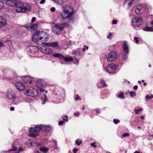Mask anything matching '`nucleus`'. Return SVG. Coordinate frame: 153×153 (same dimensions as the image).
Wrapping results in <instances>:
<instances>
[{
	"label": "nucleus",
	"mask_w": 153,
	"mask_h": 153,
	"mask_svg": "<svg viewBox=\"0 0 153 153\" xmlns=\"http://www.w3.org/2000/svg\"><path fill=\"white\" fill-rule=\"evenodd\" d=\"M49 37V34L47 33L42 31H36L34 33L32 39L35 42L38 41H48Z\"/></svg>",
	"instance_id": "f257e3e1"
},
{
	"label": "nucleus",
	"mask_w": 153,
	"mask_h": 153,
	"mask_svg": "<svg viewBox=\"0 0 153 153\" xmlns=\"http://www.w3.org/2000/svg\"><path fill=\"white\" fill-rule=\"evenodd\" d=\"M17 4L16 9L17 12L25 13L27 11L30 10L31 6L29 4H27L26 5L24 6V3L21 1H18Z\"/></svg>",
	"instance_id": "f03ea898"
},
{
	"label": "nucleus",
	"mask_w": 153,
	"mask_h": 153,
	"mask_svg": "<svg viewBox=\"0 0 153 153\" xmlns=\"http://www.w3.org/2000/svg\"><path fill=\"white\" fill-rule=\"evenodd\" d=\"M44 82L43 81L40 79H38L36 82V85L37 87L39 88L40 91L43 94V97H42V103L44 104L45 102L48 100L46 99V94L47 91L42 89V87L44 86Z\"/></svg>",
	"instance_id": "7ed1b4c3"
},
{
	"label": "nucleus",
	"mask_w": 153,
	"mask_h": 153,
	"mask_svg": "<svg viewBox=\"0 0 153 153\" xmlns=\"http://www.w3.org/2000/svg\"><path fill=\"white\" fill-rule=\"evenodd\" d=\"M131 22L132 27L137 29L143 24L142 18L140 16L134 17L132 19Z\"/></svg>",
	"instance_id": "20e7f679"
},
{
	"label": "nucleus",
	"mask_w": 153,
	"mask_h": 153,
	"mask_svg": "<svg viewBox=\"0 0 153 153\" xmlns=\"http://www.w3.org/2000/svg\"><path fill=\"white\" fill-rule=\"evenodd\" d=\"M39 125H36L35 127H31L29 128V135L31 137H36L39 135L41 130Z\"/></svg>",
	"instance_id": "39448f33"
},
{
	"label": "nucleus",
	"mask_w": 153,
	"mask_h": 153,
	"mask_svg": "<svg viewBox=\"0 0 153 153\" xmlns=\"http://www.w3.org/2000/svg\"><path fill=\"white\" fill-rule=\"evenodd\" d=\"M26 94L28 96L35 97L38 95L39 92L38 90L33 87L29 86L26 90Z\"/></svg>",
	"instance_id": "423d86ee"
},
{
	"label": "nucleus",
	"mask_w": 153,
	"mask_h": 153,
	"mask_svg": "<svg viewBox=\"0 0 153 153\" xmlns=\"http://www.w3.org/2000/svg\"><path fill=\"white\" fill-rule=\"evenodd\" d=\"M69 8L70 9L69 10H63V12L61 15L62 18H70L71 17L73 13L74 9L71 7H70Z\"/></svg>",
	"instance_id": "0eeeda50"
},
{
	"label": "nucleus",
	"mask_w": 153,
	"mask_h": 153,
	"mask_svg": "<svg viewBox=\"0 0 153 153\" xmlns=\"http://www.w3.org/2000/svg\"><path fill=\"white\" fill-rule=\"evenodd\" d=\"M64 26V25L61 24H56L54 27L52 28V31L55 34H59L61 33L62 30H63Z\"/></svg>",
	"instance_id": "6e6552de"
},
{
	"label": "nucleus",
	"mask_w": 153,
	"mask_h": 153,
	"mask_svg": "<svg viewBox=\"0 0 153 153\" xmlns=\"http://www.w3.org/2000/svg\"><path fill=\"white\" fill-rule=\"evenodd\" d=\"M38 48L42 53L44 54H50L53 53L52 50L47 45H41Z\"/></svg>",
	"instance_id": "1a4fd4ad"
},
{
	"label": "nucleus",
	"mask_w": 153,
	"mask_h": 153,
	"mask_svg": "<svg viewBox=\"0 0 153 153\" xmlns=\"http://www.w3.org/2000/svg\"><path fill=\"white\" fill-rule=\"evenodd\" d=\"M118 67V65L117 64L111 63L109 64L106 67V70L109 73L114 72Z\"/></svg>",
	"instance_id": "9d476101"
},
{
	"label": "nucleus",
	"mask_w": 153,
	"mask_h": 153,
	"mask_svg": "<svg viewBox=\"0 0 153 153\" xmlns=\"http://www.w3.org/2000/svg\"><path fill=\"white\" fill-rule=\"evenodd\" d=\"M22 79L24 82L29 84H33L35 82L33 79L28 76H23L22 77Z\"/></svg>",
	"instance_id": "9b49d317"
},
{
	"label": "nucleus",
	"mask_w": 153,
	"mask_h": 153,
	"mask_svg": "<svg viewBox=\"0 0 153 153\" xmlns=\"http://www.w3.org/2000/svg\"><path fill=\"white\" fill-rule=\"evenodd\" d=\"M117 56V55L115 52H111L108 54V56L107 59V61L110 62L115 60Z\"/></svg>",
	"instance_id": "f8f14e48"
},
{
	"label": "nucleus",
	"mask_w": 153,
	"mask_h": 153,
	"mask_svg": "<svg viewBox=\"0 0 153 153\" xmlns=\"http://www.w3.org/2000/svg\"><path fill=\"white\" fill-rule=\"evenodd\" d=\"M147 26H151V27L146 26L144 27L143 30L146 31H153V20L148 21L146 23Z\"/></svg>",
	"instance_id": "ddd939ff"
},
{
	"label": "nucleus",
	"mask_w": 153,
	"mask_h": 153,
	"mask_svg": "<svg viewBox=\"0 0 153 153\" xmlns=\"http://www.w3.org/2000/svg\"><path fill=\"white\" fill-rule=\"evenodd\" d=\"M123 48L124 52L126 54H128L129 48L128 43L127 42H123Z\"/></svg>",
	"instance_id": "4468645a"
},
{
	"label": "nucleus",
	"mask_w": 153,
	"mask_h": 153,
	"mask_svg": "<svg viewBox=\"0 0 153 153\" xmlns=\"http://www.w3.org/2000/svg\"><path fill=\"white\" fill-rule=\"evenodd\" d=\"M40 127L41 128V130L45 131H50L52 129V127L49 125H44L41 124L39 125Z\"/></svg>",
	"instance_id": "2eb2a0df"
},
{
	"label": "nucleus",
	"mask_w": 153,
	"mask_h": 153,
	"mask_svg": "<svg viewBox=\"0 0 153 153\" xmlns=\"http://www.w3.org/2000/svg\"><path fill=\"white\" fill-rule=\"evenodd\" d=\"M15 85L17 89L20 91H23L25 88V86L22 83L17 82L15 84Z\"/></svg>",
	"instance_id": "dca6fc26"
},
{
	"label": "nucleus",
	"mask_w": 153,
	"mask_h": 153,
	"mask_svg": "<svg viewBox=\"0 0 153 153\" xmlns=\"http://www.w3.org/2000/svg\"><path fill=\"white\" fill-rule=\"evenodd\" d=\"M7 24L6 19L2 16H0V28L4 27Z\"/></svg>",
	"instance_id": "f3484780"
},
{
	"label": "nucleus",
	"mask_w": 153,
	"mask_h": 153,
	"mask_svg": "<svg viewBox=\"0 0 153 153\" xmlns=\"http://www.w3.org/2000/svg\"><path fill=\"white\" fill-rule=\"evenodd\" d=\"M38 25L37 24H31L30 26L25 25L24 26V27L26 29L30 30H34L36 29Z\"/></svg>",
	"instance_id": "a211bd4d"
},
{
	"label": "nucleus",
	"mask_w": 153,
	"mask_h": 153,
	"mask_svg": "<svg viewBox=\"0 0 153 153\" xmlns=\"http://www.w3.org/2000/svg\"><path fill=\"white\" fill-rule=\"evenodd\" d=\"M97 87L99 88L101 87H107L108 86L107 84L103 80H100V82L97 83Z\"/></svg>",
	"instance_id": "6ab92c4d"
},
{
	"label": "nucleus",
	"mask_w": 153,
	"mask_h": 153,
	"mask_svg": "<svg viewBox=\"0 0 153 153\" xmlns=\"http://www.w3.org/2000/svg\"><path fill=\"white\" fill-rule=\"evenodd\" d=\"M27 50L30 53H33L36 52L38 51L37 48L34 46H30L28 47Z\"/></svg>",
	"instance_id": "aec40b11"
},
{
	"label": "nucleus",
	"mask_w": 153,
	"mask_h": 153,
	"mask_svg": "<svg viewBox=\"0 0 153 153\" xmlns=\"http://www.w3.org/2000/svg\"><path fill=\"white\" fill-rule=\"evenodd\" d=\"M143 8L142 6L140 5L137 6L136 7L135 10V13L137 15H140V13L142 12L141 10Z\"/></svg>",
	"instance_id": "412c9836"
},
{
	"label": "nucleus",
	"mask_w": 153,
	"mask_h": 153,
	"mask_svg": "<svg viewBox=\"0 0 153 153\" xmlns=\"http://www.w3.org/2000/svg\"><path fill=\"white\" fill-rule=\"evenodd\" d=\"M47 44L48 46H51L53 48L57 47L59 45L58 42H49Z\"/></svg>",
	"instance_id": "4be33fe9"
},
{
	"label": "nucleus",
	"mask_w": 153,
	"mask_h": 153,
	"mask_svg": "<svg viewBox=\"0 0 153 153\" xmlns=\"http://www.w3.org/2000/svg\"><path fill=\"white\" fill-rule=\"evenodd\" d=\"M52 56L53 57H55V58H58L59 59H62L63 58H64V56L61 54L58 53H53Z\"/></svg>",
	"instance_id": "5701e85b"
},
{
	"label": "nucleus",
	"mask_w": 153,
	"mask_h": 153,
	"mask_svg": "<svg viewBox=\"0 0 153 153\" xmlns=\"http://www.w3.org/2000/svg\"><path fill=\"white\" fill-rule=\"evenodd\" d=\"M17 148L16 147L13 145V146L11 148V150L12 151H16V153H19L20 152L22 151L23 150V149L21 147H19V148L17 151L16 150Z\"/></svg>",
	"instance_id": "b1692460"
},
{
	"label": "nucleus",
	"mask_w": 153,
	"mask_h": 153,
	"mask_svg": "<svg viewBox=\"0 0 153 153\" xmlns=\"http://www.w3.org/2000/svg\"><path fill=\"white\" fill-rule=\"evenodd\" d=\"M134 0H126L125 3L129 7H130L134 3Z\"/></svg>",
	"instance_id": "393cba45"
},
{
	"label": "nucleus",
	"mask_w": 153,
	"mask_h": 153,
	"mask_svg": "<svg viewBox=\"0 0 153 153\" xmlns=\"http://www.w3.org/2000/svg\"><path fill=\"white\" fill-rule=\"evenodd\" d=\"M16 99L15 98V95L14 94L11 95L10 96V101L12 102L13 104H16L17 102H16Z\"/></svg>",
	"instance_id": "a878e982"
},
{
	"label": "nucleus",
	"mask_w": 153,
	"mask_h": 153,
	"mask_svg": "<svg viewBox=\"0 0 153 153\" xmlns=\"http://www.w3.org/2000/svg\"><path fill=\"white\" fill-rule=\"evenodd\" d=\"M63 59L66 62H69L73 60V59L72 58L70 57H65L64 56V58Z\"/></svg>",
	"instance_id": "bb28decb"
},
{
	"label": "nucleus",
	"mask_w": 153,
	"mask_h": 153,
	"mask_svg": "<svg viewBox=\"0 0 153 153\" xmlns=\"http://www.w3.org/2000/svg\"><path fill=\"white\" fill-rule=\"evenodd\" d=\"M49 149L48 148L46 147L45 146H42L41 147L39 150L45 153L47 152L49 150Z\"/></svg>",
	"instance_id": "cd10ccee"
},
{
	"label": "nucleus",
	"mask_w": 153,
	"mask_h": 153,
	"mask_svg": "<svg viewBox=\"0 0 153 153\" xmlns=\"http://www.w3.org/2000/svg\"><path fill=\"white\" fill-rule=\"evenodd\" d=\"M80 49H79L76 51L73 52V55L76 54L77 56H79L80 54Z\"/></svg>",
	"instance_id": "c85d7f7f"
},
{
	"label": "nucleus",
	"mask_w": 153,
	"mask_h": 153,
	"mask_svg": "<svg viewBox=\"0 0 153 153\" xmlns=\"http://www.w3.org/2000/svg\"><path fill=\"white\" fill-rule=\"evenodd\" d=\"M128 54L123 53L121 55V57L123 59L126 60L127 58Z\"/></svg>",
	"instance_id": "c756f323"
},
{
	"label": "nucleus",
	"mask_w": 153,
	"mask_h": 153,
	"mask_svg": "<svg viewBox=\"0 0 153 153\" xmlns=\"http://www.w3.org/2000/svg\"><path fill=\"white\" fill-rule=\"evenodd\" d=\"M118 97L119 98L123 99L124 98V93L123 92H121L118 95Z\"/></svg>",
	"instance_id": "7c9ffc66"
},
{
	"label": "nucleus",
	"mask_w": 153,
	"mask_h": 153,
	"mask_svg": "<svg viewBox=\"0 0 153 153\" xmlns=\"http://www.w3.org/2000/svg\"><path fill=\"white\" fill-rule=\"evenodd\" d=\"M56 3L59 5H62L63 4L64 2L63 0H56Z\"/></svg>",
	"instance_id": "2f4dec72"
},
{
	"label": "nucleus",
	"mask_w": 153,
	"mask_h": 153,
	"mask_svg": "<svg viewBox=\"0 0 153 153\" xmlns=\"http://www.w3.org/2000/svg\"><path fill=\"white\" fill-rule=\"evenodd\" d=\"M25 144L29 146H32L33 145V143L32 142L28 141L26 142Z\"/></svg>",
	"instance_id": "473e14b6"
},
{
	"label": "nucleus",
	"mask_w": 153,
	"mask_h": 153,
	"mask_svg": "<svg viewBox=\"0 0 153 153\" xmlns=\"http://www.w3.org/2000/svg\"><path fill=\"white\" fill-rule=\"evenodd\" d=\"M130 96L131 97H134V96L136 95V94L134 91H131L129 93Z\"/></svg>",
	"instance_id": "72a5a7b5"
},
{
	"label": "nucleus",
	"mask_w": 153,
	"mask_h": 153,
	"mask_svg": "<svg viewBox=\"0 0 153 153\" xmlns=\"http://www.w3.org/2000/svg\"><path fill=\"white\" fill-rule=\"evenodd\" d=\"M130 134L128 133H124L122 135V136L123 137H126L129 136H130Z\"/></svg>",
	"instance_id": "f704fd0d"
},
{
	"label": "nucleus",
	"mask_w": 153,
	"mask_h": 153,
	"mask_svg": "<svg viewBox=\"0 0 153 153\" xmlns=\"http://www.w3.org/2000/svg\"><path fill=\"white\" fill-rule=\"evenodd\" d=\"M112 33H109V35L107 36V38L108 39H112Z\"/></svg>",
	"instance_id": "c9c22d12"
},
{
	"label": "nucleus",
	"mask_w": 153,
	"mask_h": 153,
	"mask_svg": "<svg viewBox=\"0 0 153 153\" xmlns=\"http://www.w3.org/2000/svg\"><path fill=\"white\" fill-rule=\"evenodd\" d=\"M75 143L78 145H79L82 143V141L81 140L79 141V139H77Z\"/></svg>",
	"instance_id": "e433bc0d"
},
{
	"label": "nucleus",
	"mask_w": 153,
	"mask_h": 153,
	"mask_svg": "<svg viewBox=\"0 0 153 153\" xmlns=\"http://www.w3.org/2000/svg\"><path fill=\"white\" fill-rule=\"evenodd\" d=\"M4 7V3L0 0V10L2 9Z\"/></svg>",
	"instance_id": "4c0bfd02"
},
{
	"label": "nucleus",
	"mask_w": 153,
	"mask_h": 153,
	"mask_svg": "<svg viewBox=\"0 0 153 153\" xmlns=\"http://www.w3.org/2000/svg\"><path fill=\"white\" fill-rule=\"evenodd\" d=\"M113 121L115 124H117L118 122H120V120L118 119H114Z\"/></svg>",
	"instance_id": "58836bf2"
},
{
	"label": "nucleus",
	"mask_w": 153,
	"mask_h": 153,
	"mask_svg": "<svg viewBox=\"0 0 153 153\" xmlns=\"http://www.w3.org/2000/svg\"><path fill=\"white\" fill-rule=\"evenodd\" d=\"M68 117L67 116H65V118H63V120L64 121H66V122H68Z\"/></svg>",
	"instance_id": "ea45409f"
},
{
	"label": "nucleus",
	"mask_w": 153,
	"mask_h": 153,
	"mask_svg": "<svg viewBox=\"0 0 153 153\" xmlns=\"http://www.w3.org/2000/svg\"><path fill=\"white\" fill-rule=\"evenodd\" d=\"M134 40L135 41L136 43H138L139 42L138 39L137 37H134Z\"/></svg>",
	"instance_id": "a19ab883"
},
{
	"label": "nucleus",
	"mask_w": 153,
	"mask_h": 153,
	"mask_svg": "<svg viewBox=\"0 0 153 153\" xmlns=\"http://www.w3.org/2000/svg\"><path fill=\"white\" fill-rule=\"evenodd\" d=\"M10 152V149H8L7 150L5 151L3 150L0 153H9Z\"/></svg>",
	"instance_id": "79ce46f5"
},
{
	"label": "nucleus",
	"mask_w": 153,
	"mask_h": 153,
	"mask_svg": "<svg viewBox=\"0 0 153 153\" xmlns=\"http://www.w3.org/2000/svg\"><path fill=\"white\" fill-rule=\"evenodd\" d=\"M81 99L80 97L78 95H76V100H80Z\"/></svg>",
	"instance_id": "37998d69"
},
{
	"label": "nucleus",
	"mask_w": 153,
	"mask_h": 153,
	"mask_svg": "<svg viewBox=\"0 0 153 153\" xmlns=\"http://www.w3.org/2000/svg\"><path fill=\"white\" fill-rule=\"evenodd\" d=\"M117 20H113L112 21V23L113 24H116L117 23Z\"/></svg>",
	"instance_id": "c03bdc74"
},
{
	"label": "nucleus",
	"mask_w": 153,
	"mask_h": 153,
	"mask_svg": "<svg viewBox=\"0 0 153 153\" xmlns=\"http://www.w3.org/2000/svg\"><path fill=\"white\" fill-rule=\"evenodd\" d=\"M95 143H96L94 142L93 143H91V145L92 146L94 147H97V145L95 144Z\"/></svg>",
	"instance_id": "a18cd8bd"
},
{
	"label": "nucleus",
	"mask_w": 153,
	"mask_h": 153,
	"mask_svg": "<svg viewBox=\"0 0 153 153\" xmlns=\"http://www.w3.org/2000/svg\"><path fill=\"white\" fill-rule=\"evenodd\" d=\"M78 150V149L76 148H74L73 150V151L74 152V153H76V151H77Z\"/></svg>",
	"instance_id": "49530a36"
},
{
	"label": "nucleus",
	"mask_w": 153,
	"mask_h": 153,
	"mask_svg": "<svg viewBox=\"0 0 153 153\" xmlns=\"http://www.w3.org/2000/svg\"><path fill=\"white\" fill-rule=\"evenodd\" d=\"M55 8L54 7H52L51 9H50V10L51 11V12H54L55 11Z\"/></svg>",
	"instance_id": "de8ad7c7"
},
{
	"label": "nucleus",
	"mask_w": 153,
	"mask_h": 153,
	"mask_svg": "<svg viewBox=\"0 0 153 153\" xmlns=\"http://www.w3.org/2000/svg\"><path fill=\"white\" fill-rule=\"evenodd\" d=\"M3 45L4 44L2 41L0 39V48L2 47Z\"/></svg>",
	"instance_id": "09e8293b"
},
{
	"label": "nucleus",
	"mask_w": 153,
	"mask_h": 153,
	"mask_svg": "<svg viewBox=\"0 0 153 153\" xmlns=\"http://www.w3.org/2000/svg\"><path fill=\"white\" fill-rule=\"evenodd\" d=\"M36 20V18L35 17H33L31 19V23L35 21Z\"/></svg>",
	"instance_id": "8fccbe9b"
},
{
	"label": "nucleus",
	"mask_w": 153,
	"mask_h": 153,
	"mask_svg": "<svg viewBox=\"0 0 153 153\" xmlns=\"http://www.w3.org/2000/svg\"><path fill=\"white\" fill-rule=\"evenodd\" d=\"M45 1V0H41V1H40L39 3L40 4H44Z\"/></svg>",
	"instance_id": "3c124183"
},
{
	"label": "nucleus",
	"mask_w": 153,
	"mask_h": 153,
	"mask_svg": "<svg viewBox=\"0 0 153 153\" xmlns=\"http://www.w3.org/2000/svg\"><path fill=\"white\" fill-rule=\"evenodd\" d=\"M134 111H135V113L136 114H138L139 113V111L137 109L135 108L134 109Z\"/></svg>",
	"instance_id": "603ef678"
},
{
	"label": "nucleus",
	"mask_w": 153,
	"mask_h": 153,
	"mask_svg": "<svg viewBox=\"0 0 153 153\" xmlns=\"http://www.w3.org/2000/svg\"><path fill=\"white\" fill-rule=\"evenodd\" d=\"M63 121H60L59 122V125H62L63 123Z\"/></svg>",
	"instance_id": "864d4df0"
},
{
	"label": "nucleus",
	"mask_w": 153,
	"mask_h": 153,
	"mask_svg": "<svg viewBox=\"0 0 153 153\" xmlns=\"http://www.w3.org/2000/svg\"><path fill=\"white\" fill-rule=\"evenodd\" d=\"M138 86L137 85H135L133 87V88L135 90H137V89Z\"/></svg>",
	"instance_id": "5fc2aeb1"
},
{
	"label": "nucleus",
	"mask_w": 153,
	"mask_h": 153,
	"mask_svg": "<svg viewBox=\"0 0 153 153\" xmlns=\"http://www.w3.org/2000/svg\"><path fill=\"white\" fill-rule=\"evenodd\" d=\"M145 98L146 99H148L149 98L150 99V96L149 95H147L145 97Z\"/></svg>",
	"instance_id": "6e6d98bb"
},
{
	"label": "nucleus",
	"mask_w": 153,
	"mask_h": 153,
	"mask_svg": "<svg viewBox=\"0 0 153 153\" xmlns=\"http://www.w3.org/2000/svg\"><path fill=\"white\" fill-rule=\"evenodd\" d=\"M9 91H8L7 93V98L9 99Z\"/></svg>",
	"instance_id": "4d7b16f0"
},
{
	"label": "nucleus",
	"mask_w": 153,
	"mask_h": 153,
	"mask_svg": "<svg viewBox=\"0 0 153 153\" xmlns=\"http://www.w3.org/2000/svg\"><path fill=\"white\" fill-rule=\"evenodd\" d=\"M53 143L54 144L55 146H56V143H57V142L56 141L54 140L53 141Z\"/></svg>",
	"instance_id": "13d9d810"
},
{
	"label": "nucleus",
	"mask_w": 153,
	"mask_h": 153,
	"mask_svg": "<svg viewBox=\"0 0 153 153\" xmlns=\"http://www.w3.org/2000/svg\"><path fill=\"white\" fill-rule=\"evenodd\" d=\"M74 115L75 116H76V115H77V116H78L79 115V114L78 112V113H74Z\"/></svg>",
	"instance_id": "bf43d9fd"
},
{
	"label": "nucleus",
	"mask_w": 153,
	"mask_h": 153,
	"mask_svg": "<svg viewBox=\"0 0 153 153\" xmlns=\"http://www.w3.org/2000/svg\"><path fill=\"white\" fill-rule=\"evenodd\" d=\"M14 108L13 107H12L10 108V110L11 111H14Z\"/></svg>",
	"instance_id": "052dcab7"
},
{
	"label": "nucleus",
	"mask_w": 153,
	"mask_h": 153,
	"mask_svg": "<svg viewBox=\"0 0 153 153\" xmlns=\"http://www.w3.org/2000/svg\"><path fill=\"white\" fill-rule=\"evenodd\" d=\"M96 112L97 113L99 114L100 113V111L97 109L96 110Z\"/></svg>",
	"instance_id": "680f3d73"
},
{
	"label": "nucleus",
	"mask_w": 153,
	"mask_h": 153,
	"mask_svg": "<svg viewBox=\"0 0 153 153\" xmlns=\"http://www.w3.org/2000/svg\"><path fill=\"white\" fill-rule=\"evenodd\" d=\"M84 47H85V49H88V46H84Z\"/></svg>",
	"instance_id": "e2e57ef3"
},
{
	"label": "nucleus",
	"mask_w": 153,
	"mask_h": 153,
	"mask_svg": "<svg viewBox=\"0 0 153 153\" xmlns=\"http://www.w3.org/2000/svg\"><path fill=\"white\" fill-rule=\"evenodd\" d=\"M137 109L138 110V111H140L142 110V108H140Z\"/></svg>",
	"instance_id": "0e129e2a"
},
{
	"label": "nucleus",
	"mask_w": 153,
	"mask_h": 153,
	"mask_svg": "<svg viewBox=\"0 0 153 153\" xmlns=\"http://www.w3.org/2000/svg\"><path fill=\"white\" fill-rule=\"evenodd\" d=\"M152 98H153V94H151L150 97V99H151Z\"/></svg>",
	"instance_id": "69168bd1"
},
{
	"label": "nucleus",
	"mask_w": 153,
	"mask_h": 153,
	"mask_svg": "<svg viewBox=\"0 0 153 153\" xmlns=\"http://www.w3.org/2000/svg\"><path fill=\"white\" fill-rule=\"evenodd\" d=\"M140 118L141 119H144V117L143 116H141Z\"/></svg>",
	"instance_id": "338daca9"
},
{
	"label": "nucleus",
	"mask_w": 153,
	"mask_h": 153,
	"mask_svg": "<svg viewBox=\"0 0 153 153\" xmlns=\"http://www.w3.org/2000/svg\"><path fill=\"white\" fill-rule=\"evenodd\" d=\"M134 153H140V152L138 151H135L134 152Z\"/></svg>",
	"instance_id": "774afa93"
}]
</instances>
